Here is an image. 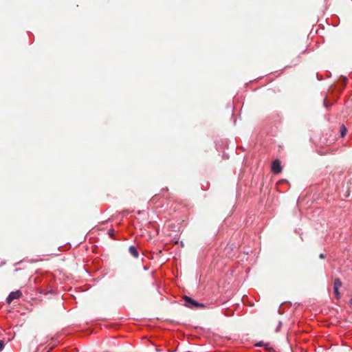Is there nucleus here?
Wrapping results in <instances>:
<instances>
[{
	"mask_svg": "<svg viewBox=\"0 0 352 352\" xmlns=\"http://www.w3.org/2000/svg\"><path fill=\"white\" fill-rule=\"evenodd\" d=\"M344 82H345V81L346 80V78H345V77H344Z\"/></svg>",
	"mask_w": 352,
	"mask_h": 352,
	"instance_id": "nucleus-14",
	"label": "nucleus"
},
{
	"mask_svg": "<svg viewBox=\"0 0 352 352\" xmlns=\"http://www.w3.org/2000/svg\"><path fill=\"white\" fill-rule=\"evenodd\" d=\"M282 170L280 162L278 160H274L272 164V170L274 173H279Z\"/></svg>",
	"mask_w": 352,
	"mask_h": 352,
	"instance_id": "nucleus-3",
	"label": "nucleus"
},
{
	"mask_svg": "<svg viewBox=\"0 0 352 352\" xmlns=\"http://www.w3.org/2000/svg\"><path fill=\"white\" fill-rule=\"evenodd\" d=\"M4 347V342L3 340H0V351L3 349Z\"/></svg>",
	"mask_w": 352,
	"mask_h": 352,
	"instance_id": "nucleus-9",
	"label": "nucleus"
},
{
	"mask_svg": "<svg viewBox=\"0 0 352 352\" xmlns=\"http://www.w3.org/2000/svg\"><path fill=\"white\" fill-rule=\"evenodd\" d=\"M129 252L134 258L138 257V252L134 246H130L129 248Z\"/></svg>",
	"mask_w": 352,
	"mask_h": 352,
	"instance_id": "nucleus-4",
	"label": "nucleus"
},
{
	"mask_svg": "<svg viewBox=\"0 0 352 352\" xmlns=\"http://www.w3.org/2000/svg\"><path fill=\"white\" fill-rule=\"evenodd\" d=\"M256 346H265V349L267 350H270L271 348L268 346V344H264L263 342H258L257 344H256Z\"/></svg>",
	"mask_w": 352,
	"mask_h": 352,
	"instance_id": "nucleus-6",
	"label": "nucleus"
},
{
	"mask_svg": "<svg viewBox=\"0 0 352 352\" xmlns=\"http://www.w3.org/2000/svg\"><path fill=\"white\" fill-rule=\"evenodd\" d=\"M320 258H324V254H320Z\"/></svg>",
	"mask_w": 352,
	"mask_h": 352,
	"instance_id": "nucleus-10",
	"label": "nucleus"
},
{
	"mask_svg": "<svg viewBox=\"0 0 352 352\" xmlns=\"http://www.w3.org/2000/svg\"><path fill=\"white\" fill-rule=\"evenodd\" d=\"M342 285V282H341V280L339 278L335 279L334 283H333V287L334 288L340 289V287H341Z\"/></svg>",
	"mask_w": 352,
	"mask_h": 352,
	"instance_id": "nucleus-5",
	"label": "nucleus"
},
{
	"mask_svg": "<svg viewBox=\"0 0 352 352\" xmlns=\"http://www.w3.org/2000/svg\"><path fill=\"white\" fill-rule=\"evenodd\" d=\"M333 292H334V294L336 295V298L337 299H339L340 298V292H339V289L333 287Z\"/></svg>",
	"mask_w": 352,
	"mask_h": 352,
	"instance_id": "nucleus-7",
	"label": "nucleus"
},
{
	"mask_svg": "<svg viewBox=\"0 0 352 352\" xmlns=\"http://www.w3.org/2000/svg\"><path fill=\"white\" fill-rule=\"evenodd\" d=\"M349 302H350V304L352 305V298L350 299Z\"/></svg>",
	"mask_w": 352,
	"mask_h": 352,
	"instance_id": "nucleus-13",
	"label": "nucleus"
},
{
	"mask_svg": "<svg viewBox=\"0 0 352 352\" xmlns=\"http://www.w3.org/2000/svg\"><path fill=\"white\" fill-rule=\"evenodd\" d=\"M340 132H341L342 136L344 137L346 133V127L344 125H342L341 126Z\"/></svg>",
	"mask_w": 352,
	"mask_h": 352,
	"instance_id": "nucleus-8",
	"label": "nucleus"
},
{
	"mask_svg": "<svg viewBox=\"0 0 352 352\" xmlns=\"http://www.w3.org/2000/svg\"><path fill=\"white\" fill-rule=\"evenodd\" d=\"M53 348H54V346H51V347L50 348V349H49L47 352H50V351Z\"/></svg>",
	"mask_w": 352,
	"mask_h": 352,
	"instance_id": "nucleus-12",
	"label": "nucleus"
},
{
	"mask_svg": "<svg viewBox=\"0 0 352 352\" xmlns=\"http://www.w3.org/2000/svg\"><path fill=\"white\" fill-rule=\"evenodd\" d=\"M183 299L185 301V306L190 309L205 307L204 304L195 301L188 296H184Z\"/></svg>",
	"mask_w": 352,
	"mask_h": 352,
	"instance_id": "nucleus-1",
	"label": "nucleus"
},
{
	"mask_svg": "<svg viewBox=\"0 0 352 352\" xmlns=\"http://www.w3.org/2000/svg\"><path fill=\"white\" fill-rule=\"evenodd\" d=\"M22 292L20 290L16 292H12L6 299L8 304H10L14 300L19 299L21 297Z\"/></svg>",
	"mask_w": 352,
	"mask_h": 352,
	"instance_id": "nucleus-2",
	"label": "nucleus"
},
{
	"mask_svg": "<svg viewBox=\"0 0 352 352\" xmlns=\"http://www.w3.org/2000/svg\"><path fill=\"white\" fill-rule=\"evenodd\" d=\"M109 234L111 235L113 234V230H109Z\"/></svg>",
	"mask_w": 352,
	"mask_h": 352,
	"instance_id": "nucleus-11",
	"label": "nucleus"
}]
</instances>
